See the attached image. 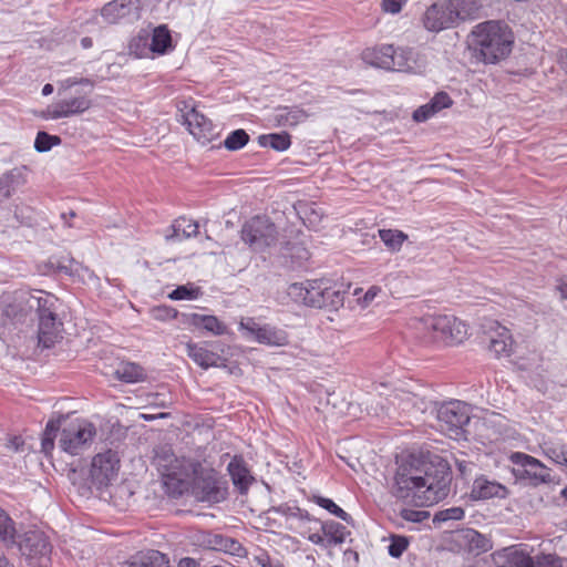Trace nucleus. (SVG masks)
Masks as SVG:
<instances>
[{
	"label": "nucleus",
	"mask_w": 567,
	"mask_h": 567,
	"mask_svg": "<svg viewBox=\"0 0 567 567\" xmlns=\"http://www.w3.org/2000/svg\"><path fill=\"white\" fill-rule=\"evenodd\" d=\"M379 236L384 245L392 251H399L403 243L408 239V235L398 229H380Z\"/></svg>",
	"instance_id": "79ce46f5"
},
{
	"label": "nucleus",
	"mask_w": 567,
	"mask_h": 567,
	"mask_svg": "<svg viewBox=\"0 0 567 567\" xmlns=\"http://www.w3.org/2000/svg\"><path fill=\"white\" fill-rule=\"evenodd\" d=\"M151 313L155 320L166 321L175 319L178 315V311L171 306L162 305L152 308Z\"/></svg>",
	"instance_id": "3c124183"
},
{
	"label": "nucleus",
	"mask_w": 567,
	"mask_h": 567,
	"mask_svg": "<svg viewBox=\"0 0 567 567\" xmlns=\"http://www.w3.org/2000/svg\"><path fill=\"white\" fill-rule=\"evenodd\" d=\"M313 501L317 505L327 509L329 513L339 517L347 524L353 525V518L351 517V515L344 512L341 507H339L332 499L323 496H313Z\"/></svg>",
	"instance_id": "37998d69"
},
{
	"label": "nucleus",
	"mask_w": 567,
	"mask_h": 567,
	"mask_svg": "<svg viewBox=\"0 0 567 567\" xmlns=\"http://www.w3.org/2000/svg\"><path fill=\"white\" fill-rule=\"evenodd\" d=\"M192 493L203 503L218 504L228 496V482L213 467L200 463L193 465Z\"/></svg>",
	"instance_id": "39448f33"
},
{
	"label": "nucleus",
	"mask_w": 567,
	"mask_h": 567,
	"mask_svg": "<svg viewBox=\"0 0 567 567\" xmlns=\"http://www.w3.org/2000/svg\"><path fill=\"white\" fill-rule=\"evenodd\" d=\"M491 332L486 334L487 348L495 355L508 354L512 346V337L507 328L493 322Z\"/></svg>",
	"instance_id": "b1692460"
},
{
	"label": "nucleus",
	"mask_w": 567,
	"mask_h": 567,
	"mask_svg": "<svg viewBox=\"0 0 567 567\" xmlns=\"http://www.w3.org/2000/svg\"><path fill=\"white\" fill-rule=\"evenodd\" d=\"M81 45L83 49H90L93 45V40L90 37L81 39Z\"/></svg>",
	"instance_id": "774afa93"
},
{
	"label": "nucleus",
	"mask_w": 567,
	"mask_h": 567,
	"mask_svg": "<svg viewBox=\"0 0 567 567\" xmlns=\"http://www.w3.org/2000/svg\"><path fill=\"white\" fill-rule=\"evenodd\" d=\"M186 350L187 355L203 369L226 365V359L198 343L188 342L186 344Z\"/></svg>",
	"instance_id": "412c9836"
},
{
	"label": "nucleus",
	"mask_w": 567,
	"mask_h": 567,
	"mask_svg": "<svg viewBox=\"0 0 567 567\" xmlns=\"http://www.w3.org/2000/svg\"><path fill=\"white\" fill-rule=\"evenodd\" d=\"M177 567H199V564L190 557H184L178 561Z\"/></svg>",
	"instance_id": "0e129e2a"
},
{
	"label": "nucleus",
	"mask_w": 567,
	"mask_h": 567,
	"mask_svg": "<svg viewBox=\"0 0 567 567\" xmlns=\"http://www.w3.org/2000/svg\"><path fill=\"white\" fill-rule=\"evenodd\" d=\"M92 105L87 95L62 99L47 109V116L52 120L83 114Z\"/></svg>",
	"instance_id": "f3484780"
},
{
	"label": "nucleus",
	"mask_w": 567,
	"mask_h": 567,
	"mask_svg": "<svg viewBox=\"0 0 567 567\" xmlns=\"http://www.w3.org/2000/svg\"><path fill=\"white\" fill-rule=\"evenodd\" d=\"M275 513H278L282 516H286L288 518H298L300 520H311V516L308 513V511L302 509L296 505H289V504H281L277 507H272L271 509Z\"/></svg>",
	"instance_id": "de8ad7c7"
},
{
	"label": "nucleus",
	"mask_w": 567,
	"mask_h": 567,
	"mask_svg": "<svg viewBox=\"0 0 567 567\" xmlns=\"http://www.w3.org/2000/svg\"><path fill=\"white\" fill-rule=\"evenodd\" d=\"M198 224L192 219L185 217L177 218L169 227V231L166 233L165 238L169 241H181L195 237L198 234Z\"/></svg>",
	"instance_id": "a878e982"
},
{
	"label": "nucleus",
	"mask_w": 567,
	"mask_h": 567,
	"mask_svg": "<svg viewBox=\"0 0 567 567\" xmlns=\"http://www.w3.org/2000/svg\"><path fill=\"white\" fill-rule=\"evenodd\" d=\"M61 138L56 135H50L44 131L38 132L34 141V148L39 153L49 152L53 146L60 145Z\"/></svg>",
	"instance_id": "49530a36"
},
{
	"label": "nucleus",
	"mask_w": 567,
	"mask_h": 567,
	"mask_svg": "<svg viewBox=\"0 0 567 567\" xmlns=\"http://www.w3.org/2000/svg\"><path fill=\"white\" fill-rule=\"evenodd\" d=\"M473 534L472 543L475 544L476 548L486 551L488 549V540L477 532H473Z\"/></svg>",
	"instance_id": "052dcab7"
},
{
	"label": "nucleus",
	"mask_w": 567,
	"mask_h": 567,
	"mask_svg": "<svg viewBox=\"0 0 567 567\" xmlns=\"http://www.w3.org/2000/svg\"><path fill=\"white\" fill-rule=\"evenodd\" d=\"M464 517V509L460 506L450 507L439 511L433 518L434 523H442L447 520H460Z\"/></svg>",
	"instance_id": "09e8293b"
},
{
	"label": "nucleus",
	"mask_w": 567,
	"mask_h": 567,
	"mask_svg": "<svg viewBox=\"0 0 567 567\" xmlns=\"http://www.w3.org/2000/svg\"><path fill=\"white\" fill-rule=\"evenodd\" d=\"M405 0H382V9L385 12L395 14L402 10V6Z\"/></svg>",
	"instance_id": "bf43d9fd"
},
{
	"label": "nucleus",
	"mask_w": 567,
	"mask_h": 567,
	"mask_svg": "<svg viewBox=\"0 0 567 567\" xmlns=\"http://www.w3.org/2000/svg\"><path fill=\"white\" fill-rule=\"evenodd\" d=\"M307 113L302 109L295 107H280L277 110L274 121L278 126H296L307 118Z\"/></svg>",
	"instance_id": "2f4dec72"
},
{
	"label": "nucleus",
	"mask_w": 567,
	"mask_h": 567,
	"mask_svg": "<svg viewBox=\"0 0 567 567\" xmlns=\"http://www.w3.org/2000/svg\"><path fill=\"white\" fill-rule=\"evenodd\" d=\"M23 556L39 565L50 560L52 545L44 532L31 529L19 536L17 545Z\"/></svg>",
	"instance_id": "9b49d317"
},
{
	"label": "nucleus",
	"mask_w": 567,
	"mask_h": 567,
	"mask_svg": "<svg viewBox=\"0 0 567 567\" xmlns=\"http://www.w3.org/2000/svg\"><path fill=\"white\" fill-rule=\"evenodd\" d=\"M202 289L194 284H187L176 287L168 293L172 300H196L202 296Z\"/></svg>",
	"instance_id": "c03bdc74"
},
{
	"label": "nucleus",
	"mask_w": 567,
	"mask_h": 567,
	"mask_svg": "<svg viewBox=\"0 0 567 567\" xmlns=\"http://www.w3.org/2000/svg\"><path fill=\"white\" fill-rule=\"evenodd\" d=\"M64 420V416H60L58 420H49L41 439V451L49 455L54 449V440L56 437V433L61 426V421Z\"/></svg>",
	"instance_id": "58836bf2"
},
{
	"label": "nucleus",
	"mask_w": 567,
	"mask_h": 567,
	"mask_svg": "<svg viewBox=\"0 0 567 567\" xmlns=\"http://www.w3.org/2000/svg\"><path fill=\"white\" fill-rule=\"evenodd\" d=\"M434 114H436V112L433 107H431V103L429 102L413 112V120L416 122H424Z\"/></svg>",
	"instance_id": "4d7b16f0"
},
{
	"label": "nucleus",
	"mask_w": 567,
	"mask_h": 567,
	"mask_svg": "<svg viewBox=\"0 0 567 567\" xmlns=\"http://www.w3.org/2000/svg\"><path fill=\"white\" fill-rule=\"evenodd\" d=\"M423 25L427 31L440 32L457 24L453 0H437L423 16Z\"/></svg>",
	"instance_id": "4468645a"
},
{
	"label": "nucleus",
	"mask_w": 567,
	"mask_h": 567,
	"mask_svg": "<svg viewBox=\"0 0 567 567\" xmlns=\"http://www.w3.org/2000/svg\"><path fill=\"white\" fill-rule=\"evenodd\" d=\"M6 447L11 452H23L24 441L19 435H11L7 439Z\"/></svg>",
	"instance_id": "13d9d810"
},
{
	"label": "nucleus",
	"mask_w": 567,
	"mask_h": 567,
	"mask_svg": "<svg viewBox=\"0 0 567 567\" xmlns=\"http://www.w3.org/2000/svg\"><path fill=\"white\" fill-rule=\"evenodd\" d=\"M508 494L509 491L505 485L481 475L474 480L470 497L472 501L504 499Z\"/></svg>",
	"instance_id": "6ab92c4d"
},
{
	"label": "nucleus",
	"mask_w": 567,
	"mask_h": 567,
	"mask_svg": "<svg viewBox=\"0 0 567 567\" xmlns=\"http://www.w3.org/2000/svg\"><path fill=\"white\" fill-rule=\"evenodd\" d=\"M346 291L342 286L326 279L324 291L320 295V308L338 310L343 306Z\"/></svg>",
	"instance_id": "bb28decb"
},
{
	"label": "nucleus",
	"mask_w": 567,
	"mask_h": 567,
	"mask_svg": "<svg viewBox=\"0 0 567 567\" xmlns=\"http://www.w3.org/2000/svg\"><path fill=\"white\" fill-rule=\"evenodd\" d=\"M96 436V427L86 420H75L61 431L59 445L62 451L79 455L87 450Z\"/></svg>",
	"instance_id": "0eeeda50"
},
{
	"label": "nucleus",
	"mask_w": 567,
	"mask_h": 567,
	"mask_svg": "<svg viewBox=\"0 0 567 567\" xmlns=\"http://www.w3.org/2000/svg\"><path fill=\"white\" fill-rule=\"evenodd\" d=\"M379 291H380V288H378V287H371V288L365 292V295H364V298H363V299H364V302H367V303H368V302L372 301V300L375 298V296L378 295V292H379Z\"/></svg>",
	"instance_id": "69168bd1"
},
{
	"label": "nucleus",
	"mask_w": 567,
	"mask_h": 567,
	"mask_svg": "<svg viewBox=\"0 0 567 567\" xmlns=\"http://www.w3.org/2000/svg\"><path fill=\"white\" fill-rule=\"evenodd\" d=\"M308 539L312 543V544H316V545H322V546H326V537L324 535L322 534H319V533H315V534H311Z\"/></svg>",
	"instance_id": "e2e57ef3"
},
{
	"label": "nucleus",
	"mask_w": 567,
	"mask_h": 567,
	"mask_svg": "<svg viewBox=\"0 0 567 567\" xmlns=\"http://www.w3.org/2000/svg\"><path fill=\"white\" fill-rule=\"evenodd\" d=\"M184 117L190 134L200 143L206 144L216 135L213 122L196 109L188 111Z\"/></svg>",
	"instance_id": "aec40b11"
},
{
	"label": "nucleus",
	"mask_w": 567,
	"mask_h": 567,
	"mask_svg": "<svg viewBox=\"0 0 567 567\" xmlns=\"http://www.w3.org/2000/svg\"><path fill=\"white\" fill-rule=\"evenodd\" d=\"M429 515L430 514L425 511H415V509H411V508H403L400 512V516L404 520L412 522V523H421L422 520L427 518Z\"/></svg>",
	"instance_id": "5fc2aeb1"
},
{
	"label": "nucleus",
	"mask_w": 567,
	"mask_h": 567,
	"mask_svg": "<svg viewBox=\"0 0 567 567\" xmlns=\"http://www.w3.org/2000/svg\"><path fill=\"white\" fill-rule=\"evenodd\" d=\"M0 567H14V565L4 556V554L0 553Z\"/></svg>",
	"instance_id": "338daca9"
},
{
	"label": "nucleus",
	"mask_w": 567,
	"mask_h": 567,
	"mask_svg": "<svg viewBox=\"0 0 567 567\" xmlns=\"http://www.w3.org/2000/svg\"><path fill=\"white\" fill-rule=\"evenodd\" d=\"M128 50L130 54L138 59L150 56L152 53L150 32L147 30H141L131 39Z\"/></svg>",
	"instance_id": "c9c22d12"
},
{
	"label": "nucleus",
	"mask_w": 567,
	"mask_h": 567,
	"mask_svg": "<svg viewBox=\"0 0 567 567\" xmlns=\"http://www.w3.org/2000/svg\"><path fill=\"white\" fill-rule=\"evenodd\" d=\"M47 266L53 274L65 275L69 277L80 276L83 266L70 256H61L59 258H51Z\"/></svg>",
	"instance_id": "c756f323"
},
{
	"label": "nucleus",
	"mask_w": 567,
	"mask_h": 567,
	"mask_svg": "<svg viewBox=\"0 0 567 567\" xmlns=\"http://www.w3.org/2000/svg\"><path fill=\"white\" fill-rule=\"evenodd\" d=\"M496 567H536L535 559L523 545H512L496 550L493 554Z\"/></svg>",
	"instance_id": "a211bd4d"
},
{
	"label": "nucleus",
	"mask_w": 567,
	"mask_h": 567,
	"mask_svg": "<svg viewBox=\"0 0 567 567\" xmlns=\"http://www.w3.org/2000/svg\"><path fill=\"white\" fill-rule=\"evenodd\" d=\"M241 239L254 251H264L276 244L278 231L274 223L266 216H255L241 227Z\"/></svg>",
	"instance_id": "6e6552de"
},
{
	"label": "nucleus",
	"mask_w": 567,
	"mask_h": 567,
	"mask_svg": "<svg viewBox=\"0 0 567 567\" xmlns=\"http://www.w3.org/2000/svg\"><path fill=\"white\" fill-rule=\"evenodd\" d=\"M536 567H563L561 559L555 555H540L535 559Z\"/></svg>",
	"instance_id": "6e6d98bb"
},
{
	"label": "nucleus",
	"mask_w": 567,
	"mask_h": 567,
	"mask_svg": "<svg viewBox=\"0 0 567 567\" xmlns=\"http://www.w3.org/2000/svg\"><path fill=\"white\" fill-rule=\"evenodd\" d=\"M25 303L30 309H35L38 313L39 346L45 349L53 347L60 338L62 327L56 313L59 299L51 293L40 291V296L30 295L25 299Z\"/></svg>",
	"instance_id": "7ed1b4c3"
},
{
	"label": "nucleus",
	"mask_w": 567,
	"mask_h": 567,
	"mask_svg": "<svg viewBox=\"0 0 567 567\" xmlns=\"http://www.w3.org/2000/svg\"><path fill=\"white\" fill-rule=\"evenodd\" d=\"M472 34L485 63L495 64L506 59L513 50L514 34L505 22L491 20L480 23Z\"/></svg>",
	"instance_id": "f03ea898"
},
{
	"label": "nucleus",
	"mask_w": 567,
	"mask_h": 567,
	"mask_svg": "<svg viewBox=\"0 0 567 567\" xmlns=\"http://www.w3.org/2000/svg\"><path fill=\"white\" fill-rule=\"evenodd\" d=\"M120 470V458L115 451L107 450L97 453L91 463L90 477L97 488L107 486L116 478Z\"/></svg>",
	"instance_id": "f8f14e48"
},
{
	"label": "nucleus",
	"mask_w": 567,
	"mask_h": 567,
	"mask_svg": "<svg viewBox=\"0 0 567 567\" xmlns=\"http://www.w3.org/2000/svg\"><path fill=\"white\" fill-rule=\"evenodd\" d=\"M249 142V135L243 128L233 131L224 141V146L228 151H238Z\"/></svg>",
	"instance_id": "a18cd8bd"
},
{
	"label": "nucleus",
	"mask_w": 567,
	"mask_h": 567,
	"mask_svg": "<svg viewBox=\"0 0 567 567\" xmlns=\"http://www.w3.org/2000/svg\"><path fill=\"white\" fill-rule=\"evenodd\" d=\"M416 55L411 48H394L392 44H383L364 52V59L372 65L399 72H414L417 68Z\"/></svg>",
	"instance_id": "423d86ee"
},
{
	"label": "nucleus",
	"mask_w": 567,
	"mask_h": 567,
	"mask_svg": "<svg viewBox=\"0 0 567 567\" xmlns=\"http://www.w3.org/2000/svg\"><path fill=\"white\" fill-rule=\"evenodd\" d=\"M540 449L546 457L567 470L566 444L553 440H546L540 444Z\"/></svg>",
	"instance_id": "473e14b6"
},
{
	"label": "nucleus",
	"mask_w": 567,
	"mask_h": 567,
	"mask_svg": "<svg viewBox=\"0 0 567 567\" xmlns=\"http://www.w3.org/2000/svg\"><path fill=\"white\" fill-rule=\"evenodd\" d=\"M437 420L442 430L458 436L471 420L470 405L460 400L443 402L437 409Z\"/></svg>",
	"instance_id": "9d476101"
},
{
	"label": "nucleus",
	"mask_w": 567,
	"mask_h": 567,
	"mask_svg": "<svg viewBox=\"0 0 567 567\" xmlns=\"http://www.w3.org/2000/svg\"><path fill=\"white\" fill-rule=\"evenodd\" d=\"M203 544L212 550L224 551L235 556H241L245 550L237 539L215 533L205 534L203 536Z\"/></svg>",
	"instance_id": "5701e85b"
},
{
	"label": "nucleus",
	"mask_w": 567,
	"mask_h": 567,
	"mask_svg": "<svg viewBox=\"0 0 567 567\" xmlns=\"http://www.w3.org/2000/svg\"><path fill=\"white\" fill-rule=\"evenodd\" d=\"M321 530L326 537V546L341 545L350 535L346 526L331 519L321 523Z\"/></svg>",
	"instance_id": "7c9ffc66"
},
{
	"label": "nucleus",
	"mask_w": 567,
	"mask_h": 567,
	"mask_svg": "<svg viewBox=\"0 0 567 567\" xmlns=\"http://www.w3.org/2000/svg\"><path fill=\"white\" fill-rule=\"evenodd\" d=\"M127 564L131 567H169V558L159 550L146 549L133 555Z\"/></svg>",
	"instance_id": "393cba45"
},
{
	"label": "nucleus",
	"mask_w": 567,
	"mask_h": 567,
	"mask_svg": "<svg viewBox=\"0 0 567 567\" xmlns=\"http://www.w3.org/2000/svg\"><path fill=\"white\" fill-rule=\"evenodd\" d=\"M116 378L126 383H135L144 378V370L141 365L127 362L121 364L115 371Z\"/></svg>",
	"instance_id": "ea45409f"
},
{
	"label": "nucleus",
	"mask_w": 567,
	"mask_h": 567,
	"mask_svg": "<svg viewBox=\"0 0 567 567\" xmlns=\"http://www.w3.org/2000/svg\"><path fill=\"white\" fill-rule=\"evenodd\" d=\"M80 84H85V85H92V82L91 80L89 79H85V78H69L64 81V85L66 87H72L74 85H80Z\"/></svg>",
	"instance_id": "680f3d73"
},
{
	"label": "nucleus",
	"mask_w": 567,
	"mask_h": 567,
	"mask_svg": "<svg viewBox=\"0 0 567 567\" xmlns=\"http://www.w3.org/2000/svg\"><path fill=\"white\" fill-rule=\"evenodd\" d=\"M18 538L17 523L0 506V544L6 548H13L18 543Z\"/></svg>",
	"instance_id": "cd10ccee"
},
{
	"label": "nucleus",
	"mask_w": 567,
	"mask_h": 567,
	"mask_svg": "<svg viewBox=\"0 0 567 567\" xmlns=\"http://www.w3.org/2000/svg\"><path fill=\"white\" fill-rule=\"evenodd\" d=\"M254 560L259 567H285L280 559L271 557L268 551L262 549L254 556Z\"/></svg>",
	"instance_id": "603ef678"
},
{
	"label": "nucleus",
	"mask_w": 567,
	"mask_h": 567,
	"mask_svg": "<svg viewBox=\"0 0 567 567\" xmlns=\"http://www.w3.org/2000/svg\"><path fill=\"white\" fill-rule=\"evenodd\" d=\"M240 329L246 336L258 343L270 347H285L289 343L288 333L284 329L270 324H259L252 318L241 320Z\"/></svg>",
	"instance_id": "ddd939ff"
},
{
	"label": "nucleus",
	"mask_w": 567,
	"mask_h": 567,
	"mask_svg": "<svg viewBox=\"0 0 567 567\" xmlns=\"http://www.w3.org/2000/svg\"><path fill=\"white\" fill-rule=\"evenodd\" d=\"M451 481V468L442 457L425 461L411 455L395 472L392 495L414 506H431L449 495Z\"/></svg>",
	"instance_id": "f257e3e1"
},
{
	"label": "nucleus",
	"mask_w": 567,
	"mask_h": 567,
	"mask_svg": "<svg viewBox=\"0 0 567 567\" xmlns=\"http://www.w3.org/2000/svg\"><path fill=\"white\" fill-rule=\"evenodd\" d=\"M19 184H21V173L18 169L3 174L0 177V202L9 198Z\"/></svg>",
	"instance_id": "a19ab883"
},
{
	"label": "nucleus",
	"mask_w": 567,
	"mask_h": 567,
	"mask_svg": "<svg viewBox=\"0 0 567 567\" xmlns=\"http://www.w3.org/2000/svg\"><path fill=\"white\" fill-rule=\"evenodd\" d=\"M453 7L456 13V21L476 19L482 8L480 0H453Z\"/></svg>",
	"instance_id": "4c0bfd02"
},
{
	"label": "nucleus",
	"mask_w": 567,
	"mask_h": 567,
	"mask_svg": "<svg viewBox=\"0 0 567 567\" xmlns=\"http://www.w3.org/2000/svg\"><path fill=\"white\" fill-rule=\"evenodd\" d=\"M424 343H461L467 334L466 324L446 315L426 316L416 323Z\"/></svg>",
	"instance_id": "20e7f679"
},
{
	"label": "nucleus",
	"mask_w": 567,
	"mask_h": 567,
	"mask_svg": "<svg viewBox=\"0 0 567 567\" xmlns=\"http://www.w3.org/2000/svg\"><path fill=\"white\" fill-rule=\"evenodd\" d=\"M509 461L514 465L513 474L518 480H528L533 486L555 483L551 470L534 456L514 452L511 454Z\"/></svg>",
	"instance_id": "1a4fd4ad"
},
{
	"label": "nucleus",
	"mask_w": 567,
	"mask_h": 567,
	"mask_svg": "<svg viewBox=\"0 0 567 567\" xmlns=\"http://www.w3.org/2000/svg\"><path fill=\"white\" fill-rule=\"evenodd\" d=\"M152 53L165 54L172 49V37L166 25H158L150 33Z\"/></svg>",
	"instance_id": "72a5a7b5"
},
{
	"label": "nucleus",
	"mask_w": 567,
	"mask_h": 567,
	"mask_svg": "<svg viewBox=\"0 0 567 567\" xmlns=\"http://www.w3.org/2000/svg\"><path fill=\"white\" fill-rule=\"evenodd\" d=\"M173 461H175V457L171 450L162 449L161 451H156L155 462L159 467L164 468L162 475L167 486L174 481H177L179 484L183 483L182 480L176 477V472L169 467Z\"/></svg>",
	"instance_id": "f704fd0d"
},
{
	"label": "nucleus",
	"mask_w": 567,
	"mask_h": 567,
	"mask_svg": "<svg viewBox=\"0 0 567 567\" xmlns=\"http://www.w3.org/2000/svg\"><path fill=\"white\" fill-rule=\"evenodd\" d=\"M227 471L231 477L234 486L240 494L247 493L249 486L254 482V477L241 456H234L227 465Z\"/></svg>",
	"instance_id": "4be33fe9"
},
{
	"label": "nucleus",
	"mask_w": 567,
	"mask_h": 567,
	"mask_svg": "<svg viewBox=\"0 0 567 567\" xmlns=\"http://www.w3.org/2000/svg\"><path fill=\"white\" fill-rule=\"evenodd\" d=\"M258 143L262 147H270L275 151L284 152L291 145V137L288 133L262 134L258 137Z\"/></svg>",
	"instance_id": "e433bc0d"
},
{
	"label": "nucleus",
	"mask_w": 567,
	"mask_h": 567,
	"mask_svg": "<svg viewBox=\"0 0 567 567\" xmlns=\"http://www.w3.org/2000/svg\"><path fill=\"white\" fill-rule=\"evenodd\" d=\"M141 0H113L101 9V16L109 24L121 21H135L141 17Z\"/></svg>",
	"instance_id": "2eb2a0df"
},
{
	"label": "nucleus",
	"mask_w": 567,
	"mask_h": 567,
	"mask_svg": "<svg viewBox=\"0 0 567 567\" xmlns=\"http://www.w3.org/2000/svg\"><path fill=\"white\" fill-rule=\"evenodd\" d=\"M409 540L404 536H391V543L388 546V553L393 558H399L406 550Z\"/></svg>",
	"instance_id": "8fccbe9b"
},
{
	"label": "nucleus",
	"mask_w": 567,
	"mask_h": 567,
	"mask_svg": "<svg viewBox=\"0 0 567 567\" xmlns=\"http://www.w3.org/2000/svg\"><path fill=\"white\" fill-rule=\"evenodd\" d=\"M188 322L195 328H202L214 336H221L227 332V326L215 316L190 313Z\"/></svg>",
	"instance_id": "c85d7f7f"
},
{
	"label": "nucleus",
	"mask_w": 567,
	"mask_h": 567,
	"mask_svg": "<svg viewBox=\"0 0 567 567\" xmlns=\"http://www.w3.org/2000/svg\"><path fill=\"white\" fill-rule=\"evenodd\" d=\"M431 107L437 113L443 109L450 107L453 104L451 96L446 92H437L430 101Z\"/></svg>",
	"instance_id": "864d4df0"
},
{
	"label": "nucleus",
	"mask_w": 567,
	"mask_h": 567,
	"mask_svg": "<svg viewBox=\"0 0 567 567\" xmlns=\"http://www.w3.org/2000/svg\"><path fill=\"white\" fill-rule=\"evenodd\" d=\"M326 279L293 282L287 289L288 296L297 303L320 308V295L324 291Z\"/></svg>",
	"instance_id": "dca6fc26"
}]
</instances>
